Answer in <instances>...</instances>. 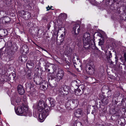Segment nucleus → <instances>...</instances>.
<instances>
[{
    "mask_svg": "<svg viewBox=\"0 0 126 126\" xmlns=\"http://www.w3.org/2000/svg\"><path fill=\"white\" fill-rule=\"evenodd\" d=\"M61 15L63 19H65L67 18V15L66 14L62 13L61 14Z\"/></svg>",
    "mask_w": 126,
    "mask_h": 126,
    "instance_id": "393cba45",
    "label": "nucleus"
},
{
    "mask_svg": "<svg viewBox=\"0 0 126 126\" xmlns=\"http://www.w3.org/2000/svg\"><path fill=\"white\" fill-rule=\"evenodd\" d=\"M3 22L5 23H9L10 21V18L8 16H5L2 18Z\"/></svg>",
    "mask_w": 126,
    "mask_h": 126,
    "instance_id": "2eb2a0df",
    "label": "nucleus"
},
{
    "mask_svg": "<svg viewBox=\"0 0 126 126\" xmlns=\"http://www.w3.org/2000/svg\"><path fill=\"white\" fill-rule=\"evenodd\" d=\"M34 80V81L36 83V84H37V85H39L40 84V83H38V82L37 83V82H36Z\"/></svg>",
    "mask_w": 126,
    "mask_h": 126,
    "instance_id": "79ce46f5",
    "label": "nucleus"
},
{
    "mask_svg": "<svg viewBox=\"0 0 126 126\" xmlns=\"http://www.w3.org/2000/svg\"><path fill=\"white\" fill-rule=\"evenodd\" d=\"M33 63L31 61L28 62V63H27L26 64V66L28 67V66H32L33 65Z\"/></svg>",
    "mask_w": 126,
    "mask_h": 126,
    "instance_id": "a878e982",
    "label": "nucleus"
},
{
    "mask_svg": "<svg viewBox=\"0 0 126 126\" xmlns=\"http://www.w3.org/2000/svg\"><path fill=\"white\" fill-rule=\"evenodd\" d=\"M8 79V78L7 76H4L0 77V86L1 84L4 83V81H7Z\"/></svg>",
    "mask_w": 126,
    "mask_h": 126,
    "instance_id": "ddd939ff",
    "label": "nucleus"
},
{
    "mask_svg": "<svg viewBox=\"0 0 126 126\" xmlns=\"http://www.w3.org/2000/svg\"><path fill=\"white\" fill-rule=\"evenodd\" d=\"M11 55H8V56L9 59L11 58L12 57H13L14 55V52L13 51L11 52V53H10Z\"/></svg>",
    "mask_w": 126,
    "mask_h": 126,
    "instance_id": "bb28decb",
    "label": "nucleus"
},
{
    "mask_svg": "<svg viewBox=\"0 0 126 126\" xmlns=\"http://www.w3.org/2000/svg\"><path fill=\"white\" fill-rule=\"evenodd\" d=\"M16 102L18 105H20V104H22V102L20 101H18L17 100H16Z\"/></svg>",
    "mask_w": 126,
    "mask_h": 126,
    "instance_id": "2f4dec72",
    "label": "nucleus"
},
{
    "mask_svg": "<svg viewBox=\"0 0 126 126\" xmlns=\"http://www.w3.org/2000/svg\"><path fill=\"white\" fill-rule=\"evenodd\" d=\"M66 68H66L67 69H68L69 68V66L68 65H66Z\"/></svg>",
    "mask_w": 126,
    "mask_h": 126,
    "instance_id": "37998d69",
    "label": "nucleus"
},
{
    "mask_svg": "<svg viewBox=\"0 0 126 126\" xmlns=\"http://www.w3.org/2000/svg\"><path fill=\"white\" fill-rule=\"evenodd\" d=\"M76 83H77L78 84H76V85L77 86H78L79 85V83L80 82V81L79 80H78V81L76 80L74 81Z\"/></svg>",
    "mask_w": 126,
    "mask_h": 126,
    "instance_id": "c756f323",
    "label": "nucleus"
},
{
    "mask_svg": "<svg viewBox=\"0 0 126 126\" xmlns=\"http://www.w3.org/2000/svg\"><path fill=\"white\" fill-rule=\"evenodd\" d=\"M68 72V73L71 74V75H74V74L72 72H71L69 70H68L67 71Z\"/></svg>",
    "mask_w": 126,
    "mask_h": 126,
    "instance_id": "c9c22d12",
    "label": "nucleus"
},
{
    "mask_svg": "<svg viewBox=\"0 0 126 126\" xmlns=\"http://www.w3.org/2000/svg\"><path fill=\"white\" fill-rule=\"evenodd\" d=\"M42 88L44 89L47 88L46 86H45L44 85H43Z\"/></svg>",
    "mask_w": 126,
    "mask_h": 126,
    "instance_id": "ea45409f",
    "label": "nucleus"
},
{
    "mask_svg": "<svg viewBox=\"0 0 126 126\" xmlns=\"http://www.w3.org/2000/svg\"><path fill=\"white\" fill-rule=\"evenodd\" d=\"M59 91L62 95L63 96L66 95L73 92L69 86L65 85L62 86L59 89Z\"/></svg>",
    "mask_w": 126,
    "mask_h": 126,
    "instance_id": "7ed1b4c3",
    "label": "nucleus"
},
{
    "mask_svg": "<svg viewBox=\"0 0 126 126\" xmlns=\"http://www.w3.org/2000/svg\"><path fill=\"white\" fill-rule=\"evenodd\" d=\"M47 83H46V85H47V86H48V85H47Z\"/></svg>",
    "mask_w": 126,
    "mask_h": 126,
    "instance_id": "5fc2aeb1",
    "label": "nucleus"
},
{
    "mask_svg": "<svg viewBox=\"0 0 126 126\" xmlns=\"http://www.w3.org/2000/svg\"><path fill=\"white\" fill-rule=\"evenodd\" d=\"M20 14L25 20H27L31 18V14L28 11L22 10L20 12Z\"/></svg>",
    "mask_w": 126,
    "mask_h": 126,
    "instance_id": "423d86ee",
    "label": "nucleus"
},
{
    "mask_svg": "<svg viewBox=\"0 0 126 126\" xmlns=\"http://www.w3.org/2000/svg\"><path fill=\"white\" fill-rule=\"evenodd\" d=\"M29 77H30L31 76V75H29Z\"/></svg>",
    "mask_w": 126,
    "mask_h": 126,
    "instance_id": "09e8293b",
    "label": "nucleus"
},
{
    "mask_svg": "<svg viewBox=\"0 0 126 126\" xmlns=\"http://www.w3.org/2000/svg\"><path fill=\"white\" fill-rule=\"evenodd\" d=\"M44 109H45V111L44 112H45L46 113L48 112L50 110L49 108L47 106V105H46Z\"/></svg>",
    "mask_w": 126,
    "mask_h": 126,
    "instance_id": "b1692460",
    "label": "nucleus"
},
{
    "mask_svg": "<svg viewBox=\"0 0 126 126\" xmlns=\"http://www.w3.org/2000/svg\"><path fill=\"white\" fill-rule=\"evenodd\" d=\"M100 126H103V125H101Z\"/></svg>",
    "mask_w": 126,
    "mask_h": 126,
    "instance_id": "4d7b16f0",
    "label": "nucleus"
},
{
    "mask_svg": "<svg viewBox=\"0 0 126 126\" xmlns=\"http://www.w3.org/2000/svg\"><path fill=\"white\" fill-rule=\"evenodd\" d=\"M108 94H109V96H108L107 97H110V96H111V94L110 92H108Z\"/></svg>",
    "mask_w": 126,
    "mask_h": 126,
    "instance_id": "72a5a7b5",
    "label": "nucleus"
},
{
    "mask_svg": "<svg viewBox=\"0 0 126 126\" xmlns=\"http://www.w3.org/2000/svg\"><path fill=\"white\" fill-rule=\"evenodd\" d=\"M123 2L124 3V5L123 6H126V0H124L123 1Z\"/></svg>",
    "mask_w": 126,
    "mask_h": 126,
    "instance_id": "7c9ffc66",
    "label": "nucleus"
},
{
    "mask_svg": "<svg viewBox=\"0 0 126 126\" xmlns=\"http://www.w3.org/2000/svg\"><path fill=\"white\" fill-rule=\"evenodd\" d=\"M15 109L16 113L18 115H21V114L23 113L25 111V110L24 109L23 106L18 107L17 110H16V108H15Z\"/></svg>",
    "mask_w": 126,
    "mask_h": 126,
    "instance_id": "6e6552de",
    "label": "nucleus"
},
{
    "mask_svg": "<svg viewBox=\"0 0 126 126\" xmlns=\"http://www.w3.org/2000/svg\"><path fill=\"white\" fill-rule=\"evenodd\" d=\"M4 12L3 11H0V15H1V13H4Z\"/></svg>",
    "mask_w": 126,
    "mask_h": 126,
    "instance_id": "58836bf2",
    "label": "nucleus"
},
{
    "mask_svg": "<svg viewBox=\"0 0 126 126\" xmlns=\"http://www.w3.org/2000/svg\"><path fill=\"white\" fill-rule=\"evenodd\" d=\"M48 99L49 102L50 106L51 107H53L55 105V101L51 97H49L48 98Z\"/></svg>",
    "mask_w": 126,
    "mask_h": 126,
    "instance_id": "f8f14e48",
    "label": "nucleus"
},
{
    "mask_svg": "<svg viewBox=\"0 0 126 126\" xmlns=\"http://www.w3.org/2000/svg\"><path fill=\"white\" fill-rule=\"evenodd\" d=\"M19 60L22 62V63L26 62L27 59V58L24 55L21 56L19 57Z\"/></svg>",
    "mask_w": 126,
    "mask_h": 126,
    "instance_id": "dca6fc26",
    "label": "nucleus"
},
{
    "mask_svg": "<svg viewBox=\"0 0 126 126\" xmlns=\"http://www.w3.org/2000/svg\"><path fill=\"white\" fill-rule=\"evenodd\" d=\"M72 49L71 48H68L66 52L67 54H70L72 52Z\"/></svg>",
    "mask_w": 126,
    "mask_h": 126,
    "instance_id": "4be33fe9",
    "label": "nucleus"
},
{
    "mask_svg": "<svg viewBox=\"0 0 126 126\" xmlns=\"http://www.w3.org/2000/svg\"><path fill=\"white\" fill-rule=\"evenodd\" d=\"M91 1H93V0H90Z\"/></svg>",
    "mask_w": 126,
    "mask_h": 126,
    "instance_id": "864d4df0",
    "label": "nucleus"
},
{
    "mask_svg": "<svg viewBox=\"0 0 126 126\" xmlns=\"http://www.w3.org/2000/svg\"><path fill=\"white\" fill-rule=\"evenodd\" d=\"M80 30V26L78 24L74 25L72 31V33L75 35L78 34Z\"/></svg>",
    "mask_w": 126,
    "mask_h": 126,
    "instance_id": "0eeeda50",
    "label": "nucleus"
},
{
    "mask_svg": "<svg viewBox=\"0 0 126 126\" xmlns=\"http://www.w3.org/2000/svg\"><path fill=\"white\" fill-rule=\"evenodd\" d=\"M47 116V114H45L44 112L39 114V118L40 122H43Z\"/></svg>",
    "mask_w": 126,
    "mask_h": 126,
    "instance_id": "9b49d317",
    "label": "nucleus"
},
{
    "mask_svg": "<svg viewBox=\"0 0 126 126\" xmlns=\"http://www.w3.org/2000/svg\"><path fill=\"white\" fill-rule=\"evenodd\" d=\"M73 63L74 64V65L75 67V68H76V65H75V64L76 65H77V63L75 62H73Z\"/></svg>",
    "mask_w": 126,
    "mask_h": 126,
    "instance_id": "a19ab883",
    "label": "nucleus"
},
{
    "mask_svg": "<svg viewBox=\"0 0 126 126\" xmlns=\"http://www.w3.org/2000/svg\"><path fill=\"white\" fill-rule=\"evenodd\" d=\"M101 101L104 105H106L108 103L109 100L106 98H104L101 100Z\"/></svg>",
    "mask_w": 126,
    "mask_h": 126,
    "instance_id": "6ab92c4d",
    "label": "nucleus"
},
{
    "mask_svg": "<svg viewBox=\"0 0 126 126\" xmlns=\"http://www.w3.org/2000/svg\"><path fill=\"white\" fill-rule=\"evenodd\" d=\"M56 126H59L58 125H56Z\"/></svg>",
    "mask_w": 126,
    "mask_h": 126,
    "instance_id": "8fccbe9b",
    "label": "nucleus"
},
{
    "mask_svg": "<svg viewBox=\"0 0 126 126\" xmlns=\"http://www.w3.org/2000/svg\"><path fill=\"white\" fill-rule=\"evenodd\" d=\"M83 114L82 110L80 109L76 110L74 112L75 116L77 117H81L82 116Z\"/></svg>",
    "mask_w": 126,
    "mask_h": 126,
    "instance_id": "1a4fd4ad",
    "label": "nucleus"
},
{
    "mask_svg": "<svg viewBox=\"0 0 126 126\" xmlns=\"http://www.w3.org/2000/svg\"><path fill=\"white\" fill-rule=\"evenodd\" d=\"M47 71H48V72H49L50 71V69H47Z\"/></svg>",
    "mask_w": 126,
    "mask_h": 126,
    "instance_id": "a18cd8bd",
    "label": "nucleus"
},
{
    "mask_svg": "<svg viewBox=\"0 0 126 126\" xmlns=\"http://www.w3.org/2000/svg\"><path fill=\"white\" fill-rule=\"evenodd\" d=\"M124 59L126 61V53H125L124 54Z\"/></svg>",
    "mask_w": 126,
    "mask_h": 126,
    "instance_id": "e433bc0d",
    "label": "nucleus"
},
{
    "mask_svg": "<svg viewBox=\"0 0 126 126\" xmlns=\"http://www.w3.org/2000/svg\"><path fill=\"white\" fill-rule=\"evenodd\" d=\"M64 34H61V36L60 37V38H61V39H60V40H61V41H60L61 42H62L63 41L64 39Z\"/></svg>",
    "mask_w": 126,
    "mask_h": 126,
    "instance_id": "cd10ccee",
    "label": "nucleus"
},
{
    "mask_svg": "<svg viewBox=\"0 0 126 126\" xmlns=\"http://www.w3.org/2000/svg\"><path fill=\"white\" fill-rule=\"evenodd\" d=\"M44 50L45 51H46V50L45 49H44Z\"/></svg>",
    "mask_w": 126,
    "mask_h": 126,
    "instance_id": "603ef678",
    "label": "nucleus"
},
{
    "mask_svg": "<svg viewBox=\"0 0 126 126\" xmlns=\"http://www.w3.org/2000/svg\"><path fill=\"white\" fill-rule=\"evenodd\" d=\"M96 110L95 108H94L93 109V110L92 113V114H94L95 112H96Z\"/></svg>",
    "mask_w": 126,
    "mask_h": 126,
    "instance_id": "c85d7f7f",
    "label": "nucleus"
},
{
    "mask_svg": "<svg viewBox=\"0 0 126 126\" xmlns=\"http://www.w3.org/2000/svg\"><path fill=\"white\" fill-rule=\"evenodd\" d=\"M0 126H2V124H1V123H0Z\"/></svg>",
    "mask_w": 126,
    "mask_h": 126,
    "instance_id": "de8ad7c7",
    "label": "nucleus"
},
{
    "mask_svg": "<svg viewBox=\"0 0 126 126\" xmlns=\"http://www.w3.org/2000/svg\"><path fill=\"white\" fill-rule=\"evenodd\" d=\"M51 9H52V10H54L53 9V8L51 9Z\"/></svg>",
    "mask_w": 126,
    "mask_h": 126,
    "instance_id": "3c124183",
    "label": "nucleus"
},
{
    "mask_svg": "<svg viewBox=\"0 0 126 126\" xmlns=\"http://www.w3.org/2000/svg\"><path fill=\"white\" fill-rule=\"evenodd\" d=\"M103 44V43L101 41H100L99 42V45H101Z\"/></svg>",
    "mask_w": 126,
    "mask_h": 126,
    "instance_id": "4c0bfd02",
    "label": "nucleus"
},
{
    "mask_svg": "<svg viewBox=\"0 0 126 126\" xmlns=\"http://www.w3.org/2000/svg\"><path fill=\"white\" fill-rule=\"evenodd\" d=\"M86 69L88 70L90 74H94L95 69L93 62L91 61H89L86 65Z\"/></svg>",
    "mask_w": 126,
    "mask_h": 126,
    "instance_id": "20e7f679",
    "label": "nucleus"
},
{
    "mask_svg": "<svg viewBox=\"0 0 126 126\" xmlns=\"http://www.w3.org/2000/svg\"><path fill=\"white\" fill-rule=\"evenodd\" d=\"M74 124H76V126L74 125L75 126H82V124L81 123L79 122L76 121L74 123Z\"/></svg>",
    "mask_w": 126,
    "mask_h": 126,
    "instance_id": "5701e85b",
    "label": "nucleus"
},
{
    "mask_svg": "<svg viewBox=\"0 0 126 126\" xmlns=\"http://www.w3.org/2000/svg\"><path fill=\"white\" fill-rule=\"evenodd\" d=\"M91 41L90 39V34L88 32H86L84 34L83 37V41L84 47L85 49H88L90 48L91 45L90 41Z\"/></svg>",
    "mask_w": 126,
    "mask_h": 126,
    "instance_id": "f03ea898",
    "label": "nucleus"
},
{
    "mask_svg": "<svg viewBox=\"0 0 126 126\" xmlns=\"http://www.w3.org/2000/svg\"><path fill=\"white\" fill-rule=\"evenodd\" d=\"M117 59H115V61L116 62V63H115L116 64V62H117Z\"/></svg>",
    "mask_w": 126,
    "mask_h": 126,
    "instance_id": "c03bdc74",
    "label": "nucleus"
},
{
    "mask_svg": "<svg viewBox=\"0 0 126 126\" xmlns=\"http://www.w3.org/2000/svg\"><path fill=\"white\" fill-rule=\"evenodd\" d=\"M105 52L106 53V55L107 56V58L108 60V61L111 63L112 62L110 59V58L112 57L111 53L110 51H109L107 53V51H106Z\"/></svg>",
    "mask_w": 126,
    "mask_h": 126,
    "instance_id": "4468645a",
    "label": "nucleus"
},
{
    "mask_svg": "<svg viewBox=\"0 0 126 126\" xmlns=\"http://www.w3.org/2000/svg\"><path fill=\"white\" fill-rule=\"evenodd\" d=\"M17 89L18 93L20 95H23L24 94L25 91L22 85H18Z\"/></svg>",
    "mask_w": 126,
    "mask_h": 126,
    "instance_id": "9d476101",
    "label": "nucleus"
},
{
    "mask_svg": "<svg viewBox=\"0 0 126 126\" xmlns=\"http://www.w3.org/2000/svg\"><path fill=\"white\" fill-rule=\"evenodd\" d=\"M52 7V6H51V7L50 8H51V7Z\"/></svg>",
    "mask_w": 126,
    "mask_h": 126,
    "instance_id": "6e6d98bb",
    "label": "nucleus"
},
{
    "mask_svg": "<svg viewBox=\"0 0 126 126\" xmlns=\"http://www.w3.org/2000/svg\"><path fill=\"white\" fill-rule=\"evenodd\" d=\"M27 114L30 117H31L32 116V113L31 112H29L27 113Z\"/></svg>",
    "mask_w": 126,
    "mask_h": 126,
    "instance_id": "f704fd0d",
    "label": "nucleus"
},
{
    "mask_svg": "<svg viewBox=\"0 0 126 126\" xmlns=\"http://www.w3.org/2000/svg\"><path fill=\"white\" fill-rule=\"evenodd\" d=\"M64 72L62 69L58 70V73L55 75H51V79H54L56 81L55 83L53 84L52 83H49V86L52 87H55L57 86V82L60 81L62 79L63 76Z\"/></svg>",
    "mask_w": 126,
    "mask_h": 126,
    "instance_id": "f257e3e1",
    "label": "nucleus"
},
{
    "mask_svg": "<svg viewBox=\"0 0 126 126\" xmlns=\"http://www.w3.org/2000/svg\"><path fill=\"white\" fill-rule=\"evenodd\" d=\"M72 102L73 103V106H74V108H76L78 106L79 104L78 100L77 99H73Z\"/></svg>",
    "mask_w": 126,
    "mask_h": 126,
    "instance_id": "f3484780",
    "label": "nucleus"
},
{
    "mask_svg": "<svg viewBox=\"0 0 126 126\" xmlns=\"http://www.w3.org/2000/svg\"><path fill=\"white\" fill-rule=\"evenodd\" d=\"M85 87L84 86V85L83 84H82L79 85L78 89L82 90V91L83 92L85 89Z\"/></svg>",
    "mask_w": 126,
    "mask_h": 126,
    "instance_id": "412c9836",
    "label": "nucleus"
},
{
    "mask_svg": "<svg viewBox=\"0 0 126 126\" xmlns=\"http://www.w3.org/2000/svg\"><path fill=\"white\" fill-rule=\"evenodd\" d=\"M47 9V11H48L50 10L51 9V8L49 6H48L46 8Z\"/></svg>",
    "mask_w": 126,
    "mask_h": 126,
    "instance_id": "473e14b6",
    "label": "nucleus"
},
{
    "mask_svg": "<svg viewBox=\"0 0 126 126\" xmlns=\"http://www.w3.org/2000/svg\"><path fill=\"white\" fill-rule=\"evenodd\" d=\"M46 105H47L43 101L41 100H40L37 105V108L38 111L40 112L44 110Z\"/></svg>",
    "mask_w": 126,
    "mask_h": 126,
    "instance_id": "39448f33",
    "label": "nucleus"
},
{
    "mask_svg": "<svg viewBox=\"0 0 126 126\" xmlns=\"http://www.w3.org/2000/svg\"><path fill=\"white\" fill-rule=\"evenodd\" d=\"M65 107L66 109L68 110H70L71 109V105L70 102H68L66 103Z\"/></svg>",
    "mask_w": 126,
    "mask_h": 126,
    "instance_id": "aec40b11",
    "label": "nucleus"
},
{
    "mask_svg": "<svg viewBox=\"0 0 126 126\" xmlns=\"http://www.w3.org/2000/svg\"><path fill=\"white\" fill-rule=\"evenodd\" d=\"M32 24V23H29L28 24V25H30L31 24Z\"/></svg>",
    "mask_w": 126,
    "mask_h": 126,
    "instance_id": "49530a36",
    "label": "nucleus"
},
{
    "mask_svg": "<svg viewBox=\"0 0 126 126\" xmlns=\"http://www.w3.org/2000/svg\"><path fill=\"white\" fill-rule=\"evenodd\" d=\"M83 92L81 91L80 89H78L75 91V94L77 96H79L81 95Z\"/></svg>",
    "mask_w": 126,
    "mask_h": 126,
    "instance_id": "a211bd4d",
    "label": "nucleus"
}]
</instances>
